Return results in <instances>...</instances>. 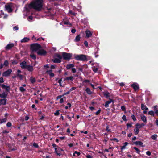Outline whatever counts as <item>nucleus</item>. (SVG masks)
<instances>
[{
	"label": "nucleus",
	"mask_w": 158,
	"mask_h": 158,
	"mask_svg": "<svg viewBox=\"0 0 158 158\" xmlns=\"http://www.w3.org/2000/svg\"><path fill=\"white\" fill-rule=\"evenodd\" d=\"M42 0H36L33 2L29 5L25 6L24 9V15L26 16L29 15L32 8L40 11L41 10L42 7Z\"/></svg>",
	"instance_id": "nucleus-1"
},
{
	"label": "nucleus",
	"mask_w": 158,
	"mask_h": 158,
	"mask_svg": "<svg viewBox=\"0 0 158 158\" xmlns=\"http://www.w3.org/2000/svg\"><path fill=\"white\" fill-rule=\"evenodd\" d=\"M74 57L78 60L85 61L87 60L86 56L85 55H74Z\"/></svg>",
	"instance_id": "nucleus-2"
},
{
	"label": "nucleus",
	"mask_w": 158,
	"mask_h": 158,
	"mask_svg": "<svg viewBox=\"0 0 158 158\" xmlns=\"http://www.w3.org/2000/svg\"><path fill=\"white\" fill-rule=\"evenodd\" d=\"M41 48L40 45L38 44H34L31 45V48L33 51L37 52Z\"/></svg>",
	"instance_id": "nucleus-3"
},
{
	"label": "nucleus",
	"mask_w": 158,
	"mask_h": 158,
	"mask_svg": "<svg viewBox=\"0 0 158 158\" xmlns=\"http://www.w3.org/2000/svg\"><path fill=\"white\" fill-rule=\"evenodd\" d=\"M62 55L63 58L65 60L70 59L72 56L71 54L66 52L62 53Z\"/></svg>",
	"instance_id": "nucleus-4"
},
{
	"label": "nucleus",
	"mask_w": 158,
	"mask_h": 158,
	"mask_svg": "<svg viewBox=\"0 0 158 158\" xmlns=\"http://www.w3.org/2000/svg\"><path fill=\"white\" fill-rule=\"evenodd\" d=\"M12 6L11 4L6 5L5 6V10L8 12L10 13L12 11Z\"/></svg>",
	"instance_id": "nucleus-5"
},
{
	"label": "nucleus",
	"mask_w": 158,
	"mask_h": 158,
	"mask_svg": "<svg viewBox=\"0 0 158 158\" xmlns=\"http://www.w3.org/2000/svg\"><path fill=\"white\" fill-rule=\"evenodd\" d=\"M12 72L11 69H9L7 70L4 72L2 74L3 76L7 77L9 76Z\"/></svg>",
	"instance_id": "nucleus-6"
},
{
	"label": "nucleus",
	"mask_w": 158,
	"mask_h": 158,
	"mask_svg": "<svg viewBox=\"0 0 158 158\" xmlns=\"http://www.w3.org/2000/svg\"><path fill=\"white\" fill-rule=\"evenodd\" d=\"M55 152L57 154V155L60 156L61 155V152L63 151V150L59 147L55 148Z\"/></svg>",
	"instance_id": "nucleus-7"
},
{
	"label": "nucleus",
	"mask_w": 158,
	"mask_h": 158,
	"mask_svg": "<svg viewBox=\"0 0 158 158\" xmlns=\"http://www.w3.org/2000/svg\"><path fill=\"white\" fill-rule=\"evenodd\" d=\"M37 53L39 55H42L46 54V52L44 50L40 49L37 52Z\"/></svg>",
	"instance_id": "nucleus-8"
},
{
	"label": "nucleus",
	"mask_w": 158,
	"mask_h": 158,
	"mask_svg": "<svg viewBox=\"0 0 158 158\" xmlns=\"http://www.w3.org/2000/svg\"><path fill=\"white\" fill-rule=\"evenodd\" d=\"M131 86L133 87V88L135 90H136L139 89V86L138 84L136 83H134L131 85Z\"/></svg>",
	"instance_id": "nucleus-9"
},
{
	"label": "nucleus",
	"mask_w": 158,
	"mask_h": 158,
	"mask_svg": "<svg viewBox=\"0 0 158 158\" xmlns=\"http://www.w3.org/2000/svg\"><path fill=\"white\" fill-rule=\"evenodd\" d=\"M2 88L5 89L6 91H9L10 90V87L9 86H7L4 85V84L2 85Z\"/></svg>",
	"instance_id": "nucleus-10"
},
{
	"label": "nucleus",
	"mask_w": 158,
	"mask_h": 158,
	"mask_svg": "<svg viewBox=\"0 0 158 158\" xmlns=\"http://www.w3.org/2000/svg\"><path fill=\"white\" fill-rule=\"evenodd\" d=\"M21 67L22 69H26L27 66V65L26 62L24 61H23L20 64Z\"/></svg>",
	"instance_id": "nucleus-11"
},
{
	"label": "nucleus",
	"mask_w": 158,
	"mask_h": 158,
	"mask_svg": "<svg viewBox=\"0 0 158 158\" xmlns=\"http://www.w3.org/2000/svg\"><path fill=\"white\" fill-rule=\"evenodd\" d=\"M85 33L86 34V37L87 38L89 37L92 36V33L89 30H86Z\"/></svg>",
	"instance_id": "nucleus-12"
},
{
	"label": "nucleus",
	"mask_w": 158,
	"mask_h": 158,
	"mask_svg": "<svg viewBox=\"0 0 158 158\" xmlns=\"http://www.w3.org/2000/svg\"><path fill=\"white\" fill-rule=\"evenodd\" d=\"M14 46V44H8L5 47V49L6 50H8Z\"/></svg>",
	"instance_id": "nucleus-13"
},
{
	"label": "nucleus",
	"mask_w": 158,
	"mask_h": 158,
	"mask_svg": "<svg viewBox=\"0 0 158 158\" xmlns=\"http://www.w3.org/2000/svg\"><path fill=\"white\" fill-rule=\"evenodd\" d=\"M134 143L137 145H139L142 147H143L144 146V145H143V143L141 141H136L134 142Z\"/></svg>",
	"instance_id": "nucleus-14"
},
{
	"label": "nucleus",
	"mask_w": 158,
	"mask_h": 158,
	"mask_svg": "<svg viewBox=\"0 0 158 158\" xmlns=\"http://www.w3.org/2000/svg\"><path fill=\"white\" fill-rule=\"evenodd\" d=\"M26 69H27L28 71L30 72H31L33 70L32 66L30 65H27Z\"/></svg>",
	"instance_id": "nucleus-15"
},
{
	"label": "nucleus",
	"mask_w": 158,
	"mask_h": 158,
	"mask_svg": "<svg viewBox=\"0 0 158 158\" xmlns=\"http://www.w3.org/2000/svg\"><path fill=\"white\" fill-rule=\"evenodd\" d=\"M30 40V39L28 38L24 37L21 40V42H28Z\"/></svg>",
	"instance_id": "nucleus-16"
},
{
	"label": "nucleus",
	"mask_w": 158,
	"mask_h": 158,
	"mask_svg": "<svg viewBox=\"0 0 158 158\" xmlns=\"http://www.w3.org/2000/svg\"><path fill=\"white\" fill-rule=\"evenodd\" d=\"M47 73L51 77H53L54 76V74L53 73H52V70H47Z\"/></svg>",
	"instance_id": "nucleus-17"
},
{
	"label": "nucleus",
	"mask_w": 158,
	"mask_h": 158,
	"mask_svg": "<svg viewBox=\"0 0 158 158\" xmlns=\"http://www.w3.org/2000/svg\"><path fill=\"white\" fill-rule=\"evenodd\" d=\"M61 59H60L57 58H55L54 59H53L52 60V61L54 63H60L61 62Z\"/></svg>",
	"instance_id": "nucleus-18"
},
{
	"label": "nucleus",
	"mask_w": 158,
	"mask_h": 158,
	"mask_svg": "<svg viewBox=\"0 0 158 158\" xmlns=\"http://www.w3.org/2000/svg\"><path fill=\"white\" fill-rule=\"evenodd\" d=\"M6 103V100L5 99H1L0 100V106L2 105H5Z\"/></svg>",
	"instance_id": "nucleus-19"
},
{
	"label": "nucleus",
	"mask_w": 158,
	"mask_h": 158,
	"mask_svg": "<svg viewBox=\"0 0 158 158\" xmlns=\"http://www.w3.org/2000/svg\"><path fill=\"white\" fill-rule=\"evenodd\" d=\"M103 94L106 98H107L110 96V94L107 91H105L104 92Z\"/></svg>",
	"instance_id": "nucleus-20"
},
{
	"label": "nucleus",
	"mask_w": 158,
	"mask_h": 158,
	"mask_svg": "<svg viewBox=\"0 0 158 158\" xmlns=\"http://www.w3.org/2000/svg\"><path fill=\"white\" fill-rule=\"evenodd\" d=\"M112 101V100L111 99H110V101L106 102L105 104V107L106 108L108 107L109 106V105L111 103Z\"/></svg>",
	"instance_id": "nucleus-21"
},
{
	"label": "nucleus",
	"mask_w": 158,
	"mask_h": 158,
	"mask_svg": "<svg viewBox=\"0 0 158 158\" xmlns=\"http://www.w3.org/2000/svg\"><path fill=\"white\" fill-rule=\"evenodd\" d=\"M141 119L144 122H147V119L146 117L144 115H141Z\"/></svg>",
	"instance_id": "nucleus-22"
},
{
	"label": "nucleus",
	"mask_w": 158,
	"mask_h": 158,
	"mask_svg": "<svg viewBox=\"0 0 158 158\" xmlns=\"http://www.w3.org/2000/svg\"><path fill=\"white\" fill-rule=\"evenodd\" d=\"M74 66V65L73 64H68L66 67V68L67 69H69L71 68H73Z\"/></svg>",
	"instance_id": "nucleus-23"
},
{
	"label": "nucleus",
	"mask_w": 158,
	"mask_h": 158,
	"mask_svg": "<svg viewBox=\"0 0 158 158\" xmlns=\"http://www.w3.org/2000/svg\"><path fill=\"white\" fill-rule=\"evenodd\" d=\"M141 108L143 110H147L148 109V108L143 104H141Z\"/></svg>",
	"instance_id": "nucleus-24"
},
{
	"label": "nucleus",
	"mask_w": 158,
	"mask_h": 158,
	"mask_svg": "<svg viewBox=\"0 0 158 158\" xmlns=\"http://www.w3.org/2000/svg\"><path fill=\"white\" fill-rule=\"evenodd\" d=\"M7 96V94L5 92H3L2 94H0V97L1 98H5Z\"/></svg>",
	"instance_id": "nucleus-25"
},
{
	"label": "nucleus",
	"mask_w": 158,
	"mask_h": 158,
	"mask_svg": "<svg viewBox=\"0 0 158 158\" xmlns=\"http://www.w3.org/2000/svg\"><path fill=\"white\" fill-rule=\"evenodd\" d=\"M134 131L135 135L138 134L139 132V128L138 127H136L134 129Z\"/></svg>",
	"instance_id": "nucleus-26"
},
{
	"label": "nucleus",
	"mask_w": 158,
	"mask_h": 158,
	"mask_svg": "<svg viewBox=\"0 0 158 158\" xmlns=\"http://www.w3.org/2000/svg\"><path fill=\"white\" fill-rule=\"evenodd\" d=\"M128 144V143L127 142H126L124 143V145L121 147V149L122 151L126 148V147Z\"/></svg>",
	"instance_id": "nucleus-27"
},
{
	"label": "nucleus",
	"mask_w": 158,
	"mask_h": 158,
	"mask_svg": "<svg viewBox=\"0 0 158 158\" xmlns=\"http://www.w3.org/2000/svg\"><path fill=\"white\" fill-rule=\"evenodd\" d=\"M98 66L97 65L96 66H94L92 67L93 70L94 72H95V73L97 72V71H98V68L97 67H98Z\"/></svg>",
	"instance_id": "nucleus-28"
},
{
	"label": "nucleus",
	"mask_w": 158,
	"mask_h": 158,
	"mask_svg": "<svg viewBox=\"0 0 158 158\" xmlns=\"http://www.w3.org/2000/svg\"><path fill=\"white\" fill-rule=\"evenodd\" d=\"M80 155V153L78 152L75 151L73 154V155L74 156H78Z\"/></svg>",
	"instance_id": "nucleus-29"
},
{
	"label": "nucleus",
	"mask_w": 158,
	"mask_h": 158,
	"mask_svg": "<svg viewBox=\"0 0 158 158\" xmlns=\"http://www.w3.org/2000/svg\"><path fill=\"white\" fill-rule=\"evenodd\" d=\"M85 91L87 93L89 94H90L92 93V92H91L90 89L89 88H87L85 89Z\"/></svg>",
	"instance_id": "nucleus-30"
},
{
	"label": "nucleus",
	"mask_w": 158,
	"mask_h": 158,
	"mask_svg": "<svg viewBox=\"0 0 158 158\" xmlns=\"http://www.w3.org/2000/svg\"><path fill=\"white\" fill-rule=\"evenodd\" d=\"M73 77H72V76L66 77L65 79V80H70L71 81H73Z\"/></svg>",
	"instance_id": "nucleus-31"
},
{
	"label": "nucleus",
	"mask_w": 158,
	"mask_h": 158,
	"mask_svg": "<svg viewBox=\"0 0 158 158\" xmlns=\"http://www.w3.org/2000/svg\"><path fill=\"white\" fill-rule=\"evenodd\" d=\"M80 35H78L76 36V37L75 39V40L76 42H78L80 40Z\"/></svg>",
	"instance_id": "nucleus-32"
},
{
	"label": "nucleus",
	"mask_w": 158,
	"mask_h": 158,
	"mask_svg": "<svg viewBox=\"0 0 158 158\" xmlns=\"http://www.w3.org/2000/svg\"><path fill=\"white\" fill-rule=\"evenodd\" d=\"M30 80L31 82L32 83H34L35 81V78L32 77H30Z\"/></svg>",
	"instance_id": "nucleus-33"
},
{
	"label": "nucleus",
	"mask_w": 158,
	"mask_h": 158,
	"mask_svg": "<svg viewBox=\"0 0 158 158\" xmlns=\"http://www.w3.org/2000/svg\"><path fill=\"white\" fill-rule=\"evenodd\" d=\"M157 136V135H156V134L153 135L151 136V138L153 139L156 140Z\"/></svg>",
	"instance_id": "nucleus-34"
},
{
	"label": "nucleus",
	"mask_w": 158,
	"mask_h": 158,
	"mask_svg": "<svg viewBox=\"0 0 158 158\" xmlns=\"http://www.w3.org/2000/svg\"><path fill=\"white\" fill-rule=\"evenodd\" d=\"M55 56V57H57L58 58L60 59H61L62 58V56L58 54H56Z\"/></svg>",
	"instance_id": "nucleus-35"
},
{
	"label": "nucleus",
	"mask_w": 158,
	"mask_h": 158,
	"mask_svg": "<svg viewBox=\"0 0 158 158\" xmlns=\"http://www.w3.org/2000/svg\"><path fill=\"white\" fill-rule=\"evenodd\" d=\"M6 120L7 119L6 118L0 119V123L1 124L3 123H5L6 121Z\"/></svg>",
	"instance_id": "nucleus-36"
},
{
	"label": "nucleus",
	"mask_w": 158,
	"mask_h": 158,
	"mask_svg": "<svg viewBox=\"0 0 158 158\" xmlns=\"http://www.w3.org/2000/svg\"><path fill=\"white\" fill-rule=\"evenodd\" d=\"M19 90L21 92H24L26 90V89L24 88L23 87H20L19 88Z\"/></svg>",
	"instance_id": "nucleus-37"
},
{
	"label": "nucleus",
	"mask_w": 158,
	"mask_h": 158,
	"mask_svg": "<svg viewBox=\"0 0 158 158\" xmlns=\"http://www.w3.org/2000/svg\"><path fill=\"white\" fill-rule=\"evenodd\" d=\"M148 114L151 115L152 116H154V112L152 111H149L148 112Z\"/></svg>",
	"instance_id": "nucleus-38"
},
{
	"label": "nucleus",
	"mask_w": 158,
	"mask_h": 158,
	"mask_svg": "<svg viewBox=\"0 0 158 158\" xmlns=\"http://www.w3.org/2000/svg\"><path fill=\"white\" fill-rule=\"evenodd\" d=\"M30 56L33 59H35L36 58V56L32 53H31V54Z\"/></svg>",
	"instance_id": "nucleus-39"
},
{
	"label": "nucleus",
	"mask_w": 158,
	"mask_h": 158,
	"mask_svg": "<svg viewBox=\"0 0 158 158\" xmlns=\"http://www.w3.org/2000/svg\"><path fill=\"white\" fill-rule=\"evenodd\" d=\"M17 76L18 77L21 79H22L23 77V76L20 73H17Z\"/></svg>",
	"instance_id": "nucleus-40"
},
{
	"label": "nucleus",
	"mask_w": 158,
	"mask_h": 158,
	"mask_svg": "<svg viewBox=\"0 0 158 158\" xmlns=\"http://www.w3.org/2000/svg\"><path fill=\"white\" fill-rule=\"evenodd\" d=\"M134 149L136 151V152L138 153H140V151L139 149L137 148L134 147Z\"/></svg>",
	"instance_id": "nucleus-41"
},
{
	"label": "nucleus",
	"mask_w": 158,
	"mask_h": 158,
	"mask_svg": "<svg viewBox=\"0 0 158 158\" xmlns=\"http://www.w3.org/2000/svg\"><path fill=\"white\" fill-rule=\"evenodd\" d=\"M64 23L65 25H71V23L68 21H64Z\"/></svg>",
	"instance_id": "nucleus-42"
},
{
	"label": "nucleus",
	"mask_w": 158,
	"mask_h": 158,
	"mask_svg": "<svg viewBox=\"0 0 158 158\" xmlns=\"http://www.w3.org/2000/svg\"><path fill=\"white\" fill-rule=\"evenodd\" d=\"M65 97H64L63 98H62L60 99V103H63L64 101V98H65Z\"/></svg>",
	"instance_id": "nucleus-43"
},
{
	"label": "nucleus",
	"mask_w": 158,
	"mask_h": 158,
	"mask_svg": "<svg viewBox=\"0 0 158 158\" xmlns=\"http://www.w3.org/2000/svg\"><path fill=\"white\" fill-rule=\"evenodd\" d=\"M8 64V62L6 60L4 62V65L5 66H7Z\"/></svg>",
	"instance_id": "nucleus-44"
},
{
	"label": "nucleus",
	"mask_w": 158,
	"mask_h": 158,
	"mask_svg": "<svg viewBox=\"0 0 158 158\" xmlns=\"http://www.w3.org/2000/svg\"><path fill=\"white\" fill-rule=\"evenodd\" d=\"M32 39L33 40H35V41L39 40L40 38L36 39L34 36H33L32 37Z\"/></svg>",
	"instance_id": "nucleus-45"
},
{
	"label": "nucleus",
	"mask_w": 158,
	"mask_h": 158,
	"mask_svg": "<svg viewBox=\"0 0 158 158\" xmlns=\"http://www.w3.org/2000/svg\"><path fill=\"white\" fill-rule=\"evenodd\" d=\"M32 19L33 18L31 16H29L28 18V20L29 21H31Z\"/></svg>",
	"instance_id": "nucleus-46"
},
{
	"label": "nucleus",
	"mask_w": 158,
	"mask_h": 158,
	"mask_svg": "<svg viewBox=\"0 0 158 158\" xmlns=\"http://www.w3.org/2000/svg\"><path fill=\"white\" fill-rule=\"evenodd\" d=\"M6 126L7 127H10L11 126V123L10 122H8L6 124Z\"/></svg>",
	"instance_id": "nucleus-47"
},
{
	"label": "nucleus",
	"mask_w": 158,
	"mask_h": 158,
	"mask_svg": "<svg viewBox=\"0 0 158 158\" xmlns=\"http://www.w3.org/2000/svg\"><path fill=\"white\" fill-rule=\"evenodd\" d=\"M60 114V113L59 110L57 111L56 112L54 113V114L56 116Z\"/></svg>",
	"instance_id": "nucleus-48"
},
{
	"label": "nucleus",
	"mask_w": 158,
	"mask_h": 158,
	"mask_svg": "<svg viewBox=\"0 0 158 158\" xmlns=\"http://www.w3.org/2000/svg\"><path fill=\"white\" fill-rule=\"evenodd\" d=\"M131 117H132V119L134 121H135L136 120V119L134 115H131Z\"/></svg>",
	"instance_id": "nucleus-49"
},
{
	"label": "nucleus",
	"mask_w": 158,
	"mask_h": 158,
	"mask_svg": "<svg viewBox=\"0 0 158 158\" xmlns=\"http://www.w3.org/2000/svg\"><path fill=\"white\" fill-rule=\"evenodd\" d=\"M145 125V124L143 123H142L141 124H139V127H138L139 129L141 128L142 127H143Z\"/></svg>",
	"instance_id": "nucleus-50"
},
{
	"label": "nucleus",
	"mask_w": 158,
	"mask_h": 158,
	"mask_svg": "<svg viewBox=\"0 0 158 158\" xmlns=\"http://www.w3.org/2000/svg\"><path fill=\"white\" fill-rule=\"evenodd\" d=\"M33 145L36 148H38L39 147L37 143H33Z\"/></svg>",
	"instance_id": "nucleus-51"
},
{
	"label": "nucleus",
	"mask_w": 158,
	"mask_h": 158,
	"mask_svg": "<svg viewBox=\"0 0 158 158\" xmlns=\"http://www.w3.org/2000/svg\"><path fill=\"white\" fill-rule=\"evenodd\" d=\"M76 88V87H72L69 90V91L71 92L73 90H75Z\"/></svg>",
	"instance_id": "nucleus-52"
},
{
	"label": "nucleus",
	"mask_w": 158,
	"mask_h": 158,
	"mask_svg": "<svg viewBox=\"0 0 158 158\" xmlns=\"http://www.w3.org/2000/svg\"><path fill=\"white\" fill-rule=\"evenodd\" d=\"M61 81H62V79H59L58 80V82L59 83L60 85V86H62V85L61 84Z\"/></svg>",
	"instance_id": "nucleus-53"
},
{
	"label": "nucleus",
	"mask_w": 158,
	"mask_h": 158,
	"mask_svg": "<svg viewBox=\"0 0 158 158\" xmlns=\"http://www.w3.org/2000/svg\"><path fill=\"white\" fill-rule=\"evenodd\" d=\"M146 154L148 156H150L151 155V152L149 151H148L146 152Z\"/></svg>",
	"instance_id": "nucleus-54"
},
{
	"label": "nucleus",
	"mask_w": 158,
	"mask_h": 158,
	"mask_svg": "<svg viewBox=\"0 0 158 158\" xmlns=\"http://www.w3.org/2000/svg\"><path fill=\"white\" fill-rule=\"evenodd\" d=\"M122 119L124 120V121H126V117L125 115H124L122 117Z\"/></svg>",
	"instance_id": "nucleus-55"
},
{
	"label": "nucleus",
	"mask_w": 158,
	"mask_h": 158,
	"mask_svg": "<svg viewBox=\"0 0 158 158\" xmlns=\"http://www.w3.org/2000/svg\"><path fill=\"white\" fill-rule=\"evenodd\" d=\"M111 140H113L116 141L117 142H119V140L116 138H114L113 139H111Z\"/></svg>",
	"instance_id": "nucleus-56"
},
{
	"label": "nucleus",
	"mask_w": 158,
	"mask_h": 158,
	"mask_svg": "<svg viewBox=\"0 0 158 158\" xmlns=\"http://www.w3.org/2000/svg\"><path fill=\"white\" fill-rule=\"evenodd\" d=\"M63 96H64V95L58 96H57V98H56L57 100H58L59 99L61 98Z\"/></svg>",
	"instance_id": "nucleus-57"
},
{
	"label": "nucleus",
	"mask_w": 158,
	"mask_h": 158,
	"mask_svg": "<svg viewBox=\"0 0 158 158\" xmlns=\"http://www.w3.org/2000/svg\"><path fill=\"white\" fill-rule=\"evenodd\" d=\"M84 44L86 46V47H88V42L86 41H84Z\"/></svg>",
	"instance_id": "nucleus-58"
},
{
	"label": "nucleus",
	"mask_w": 158,
	"mask_h": 158,
	"mask_svg": "<svg viewBox=\"0 0 158 158\" xmlns=\"http://www.w3.org/2000/svg\"><path fill=\"white\" fill-rule=\"evenodd\" d=\"M72 72L73 73H75L76 72V70L75 68H72Z\"/></svg>",
	"instance_id": "nucleus-59"
},
{
	"label": "nucleus",
	"mask_w": 158,
	"mask_h": 158,
	"mask_svg": "<svg viewBox=\"0 0 158 158\" xmlns=\"http://www.w3.org/2000/svg\"><path fill=\"white\" fill-rule=\"evenodd\" d=\"M4 82V80L3 78L1 77L0 78V83H3Z\"/></svg>",
	"instance_id": "nucleus-60"
},
{
	"label": "nucleus",
	"mask_w": 158,
	"mask_h": 158,
	"mask_svg": "<svg viewBox=\"0 0 158 158\" xmlns=\"http://www.w3.org/2000/svg\"><path fill=\"white\" fill-rule=\"evenodd\" d=\"M100 110H99L97 112H96L95 114L96 115H98L100 113Z\"/></svg>",
	"instance_id": "nucleus-61"
},
{
	"label": "nucleus",
	"mask_w": 158,
	"mask_h": 158,
	"mask_svg": "<svg viewBox=\"0 0 158 158\" xmlns=\"http://www.w3.org/2000/svg\"><path fill=\"white\" fill-rule=\"evenodd\" d=\"M78 70L81 72H82L83 71V68L82 67L81 68H78Z\"/></svg>",
	"instance_id": "nucleus-62"
},
{
	"label": "nucleus",
	"mask_w": 158,
	"mask_h": 158,
	"mask_svg": "<svg viewBox=\"0 0 158 158\" xmlns=\"http://www.w3.org/2000/svg\"><path fill=\"white\" fill-rule=\"evenodd\" d=\"M76 32V30L75 29H72L71 30V32L73 33H74Z\"/></svg>",
	"instance_id": "nucleus-63"
},
{
	"label": "nucleus",
	"mask_w": 158,
	"mask_h": 158,
	"mask_svg": "<svg viewBox=\"0 0 158 158\" xmlns=\"http://www.w3.org/2000/svg\"><path fill=\"white\" fill-rule=\"evenodd\" d=\"M86 157L87 158H92V156H91L89 155H88L86 156Z\"/></svg>",
	"instance_id": "nucleus-64"
}]
</instances>
